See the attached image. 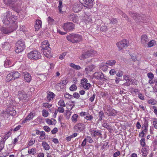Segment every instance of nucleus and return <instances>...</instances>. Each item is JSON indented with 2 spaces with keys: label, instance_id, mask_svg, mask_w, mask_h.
<instances>
[{
  "label": "nucleus",
  "instance_id": "f257e3e1",
  "mask_svg": "<svg viewBox=\"0 0 157 157\" xmlns=\"http://www.w3.org/2000/svg\"><path fill=\"white\" fill-rule=\"evenodd\" d=\"M49 46V44L48 40H45L42 42L40 48L44 55L47 58H50L52 57V55L51 49Z\"/></svg>",
  "mask_w": 157,
  "mask_h": 157
},
{
  "label": "nucleus",
  "instance_id": "f03ea898",
  "mask_svg": "<svg viewBox=\"0 0 157 157\" xmlns=\"http://www.w3.org/2000/svg\"><path fill=\"white\" fill-rule=\"evenodd\" d=\"M16 18L15 16L12 15L10 12H7L5 14L2 21L5 25L11 24L10 25H12L13 23H17L15 22Z\"/></svg>",
  "mask_w": 157,
  "mask_h": 157
},
{
  "label": "nucleus",
  "instance_id": "7ed1b4c3",
  "mask_svg": "<svg viewBox=\"0 0 157 157\" xmlns=\"http://www.w3.org/2000/svg\"><path fill=\"white\" fill-rule=\"evenodd\" d=\"M67 39L73 43H76L81 41L82 40V36L77 34L72 33L67 36Z\"/></svg>",
  "mask_w": 157,
  "mask_h": 157
},
{
  "label": "nucleus",
  "instance_id": "20e7f679",
  "mask_svg": "<svg viewBox=\"0 0 157 157\" xmlns=\"http://www.w3.org/2000/svg\"><path fill=\"white\" fill-rule=\"evenodd\" d=\"M18 27L17 23H14L8 27H2L1 29V32L5 34H9L16 29Z\"/></svg>",
  "mask_w": 157,
  "mask_h": 157
},
{
  "label": "nucleus",
  "instance_id": "39448f33",
  "mask_svg": "<svg viewBox=\"0 0 157 157\" xmlns=\"http://www.w3.org/2000/svg\"><path fill=\"white\" fill-rule=\"evenodd\" d=\"M26 47L24 41L21 40H18L16 44L15 52L19 53L22 52Z\"/></svg>",
  "mask_w": 157,
  "mask_h": 157
},
{
  "label": "nucleus",
  "instance_id": "423d86ee",
  "mask_svg": "<svg viewBox=\"0 0 157 157\" xmlns=\"http://www.w3.org/2000/svg\"><path fill=\"white\" fill-rule=\"evenodd\" d=\"M28 57L31 59H38L41 57V54L36 50L32 51L28 53Z\"/></svg>",
  "mask_w": 157,
  "mask_h": 157
},
{
  "label": "nucleus",
  "instance_id": "0eeeda50",
  "mask_svg": "<svg viewBox=\"0 0 157 157\" xmlns=\"http://www.w3.org/2000/svg\"><path fill=\"white\" fill-rule=\"evenodd\" d=\"M95 24L96 25L98 29H100L102 32H105L107 30V26L103 22L102 20L98 19L95 21Z\"/></svg>",
  "mask_w": 157,
  "mask_h": 157
},
{
  "label": "nucleus",
  "instance_id": "6e6552de",
  "mask_svg": "<svg viewBox=\"0 0 157 157\" xmlns=\"http://www.w3.org/2000/svg\"><path fill=\"white\" fill-rule=\"evenodd\" d=\"M104 111L109 116H115L117 113V111L113 109L110 105H105L103 107Z\"/></svg>",
  "mask_w": 157,
  "mask_h": 157
},
{
  "label": "nucleus",
  "instance_id": "1a4fd4ad",
  "mask_svg": "<svg viewBox=\"0 0 157 157\" xmlns=\"http://www.w3.org/2000/svg\"><path fill=\"white\" fill-rule=\"evenodd\" d=\"M62 28L66 31H72L75 29V25L72 22H67L63 24Z\"/></svg>",
  "mask_w": 157,
  "mask_h": 157
},
{
  "label": "nucleus",
  "instance_id": "9d476101",
  "mask_svg": "<svg viewBox=\"0 0 157 157\" xmlns=\"http://www.w3.org/2000/svg\"><path fill=\"white\" fill-rule=\"evenodd\" d=\"M79 1L84 7L90 8L93 6L94 0H79Z\"/></svg>",
  "mask_w": 157,
  "mask_h": 157
},
{
  "label": "nucleus",
  "instance_id": "9b49d317",
  "mask_svg": "<svg viewBox=\"0 0 157 157\" xmlns=\"http://www.w3.org/2000/svg\"><path fill=\"white\" fill-rule=\"evenodd\" d=\"M128 41L126 39H123L117 44V45L119 50H122L123 48L128 46Z\"/></svg>",
  "mask_w": 157,
  "mask_h": 157
},
{
  "label": "nucleus",
  "instance_id": "f8f14e48",
  "mask_svg": "<svg viewBox=\"0 0 157 157\" xmlns=\"http://www.w3.org/2000/svg\"><path fill=\"white\" fill-rule=\"evenodd\" d=\"M129 14L131 17L137 21L141 20L143 17L144 16L142 14H138L132 11L129 12Z\"/></svg>",
  "mask_w": 157,
  "mask_h": 157
},
{
  "label": "nucleus",
  "instance_id": "ddd939ff",
  "mask_svg": "<svg viewBox=\"0 0 157 157\" xmlns=\"http://www.w3.org/2000/svg\"><path fill=\"white\" fill-rule=\"evenodd\" d=\"M81 84L83 88L86 90H88L90 87L91 85L88 82V80L86 78L82 79Z\"/></svg>",
  "mask_w": 157,
  "mask_h": 157
},
{
  "label": "nucleus",
  "instance_id": "4468645a",
  "mask_svg": "<svg viewBox=\"0 0 157 157\" xmlns=\"http://www.w3.org/2000/svg\"><path fill=\"white\" fill-rule=\"evenodd\" d=\"M16 114V112L15 110H14L13 111H10V109L9 108L7 111H5L2 113V116L4 117H7L10 116V115L12 116H14Z\"/></svg>",
  "mask_w": 157,
  "mask_h": 157
},
{
  "label": "nucleus",
  "instance_id": "2eb2a0df",
  "mask_svg": "<svg viewBox=\"0 0 157 157\" xmlns=\"http://www.w3.org/2000/svg\"><path fill=\"white\" fill-rule=\"evenodd\" d=\"M67 18L70 20L72 21L75 23H78V17L75 14L71 13L68 16Z\"/></svg>",
  "mask_w": 157,
  "mask_h": 157
},
{
  "label": "nucleus",
  "instance_id": "dca6fc26",
  "mask_svg": "<svg viewBox=\"0 0 157 157\" xmlns=\"http://www.w3.org/2000/svg\"><path fill=\"white\" fill-rule=\"evenodd\" d=\"M85 128L84 124L82 123H78L74 126V129L76 132H81L83 131Z\"/></svg>",
  "mask_w": 157,
  "mask_h": 157
},
{
  "label": "nucleus",
  "instance_id": "f3484780",
  "mask_svg": "<svg viewBox=\"0 0 157 157\" xmlns=\"http://www.w3.org/2000/svg\"><path fill=\"white\" fill-rule=\"evenodd\" d=\"M18 96L20 100H26L28 98L26 94L23 90L18 91Z\"/></svg>",
  "mask_w": 157,
  "mask_h": 157
},
{
  "label": "nucleus",
  "instance_id": "a211bd4d",
  "mask_svg": "<svg viewBox=\"0 0 157 157\" xmlns=\"http://www.w3.org/2000/svg\"><path fill=\"white\" fill-rule=\"evenodd\" d=\"M91 54V52L90 51H87L86 52L82 53L80 56L79 59L81 60L85 59L90 57Z\"/></svg>",
  "mask_w": 157,
  "mask_h": 157
},
{
  "label": "nucleus",
  "instance_id": "6ab92c4d",
  "mask_svg": "<svg viewBox=\"0 0 157 157\" xmlns=\"http://www.w3.org/2000/svg\"><path fill=\"white\" fill-rule=\"evenodd\" d=\"M35 116V113L34 112H30L22 121V123H25L27 122V121H29L33 119Z\"/></svg>",
  "mask_w": 157,
  "mask_h": 157
},
{
  "label": "nucleus",
  "instance_id": "aec40b11",
  "mask_svg": "<svg viewBox=\"0 0 157 157\" xmlns=\"http://www.w3.org/2000/svg\"><path fill=\"white\" fill-rule=\"evenodd\" d=\"M93 77L94 78L99 80L103 79L104 78V75L101 72H96L94 73Z\"/></svg>",
  "mask_w": 157,
  "mask_h": 157
},
{
  "label": "nucleus",
  "instance_id": "412c9836",
  "mask_svg": "<svg viewBox=\"0 0 157 157\" xmlns=\"http://www.w3.org/2000/svg\"><path fill=\"white\" fill-rule=\"evenodd\" d=\"M15 63L12 59H10L9 58L7 59L5 61L4 66L6 67H9L13 66Z\"/></svg>",
  "mask_w": 157,
  "mask_h": 157
},
{
  "label": "nucleus",
  "instance_id": "4be33fe9",
  "mask_svg": "<svg viewBox=\"0 0 157 157\" xmlns=\"http://www.w3.org/2000/svg\"><path fill=\"white\" fill-rule=\"evenodd\" d=\"M91 133L93 137H95L97 136H100L102 135L101 131L98 130H93L91 131Z\"/></svg>",
  "mask_w": 157,
  "mask_h": 157
},
{
  "label": "nucleus",
  "instance_id": "5701e85b",
  "mask_svg": "<svg viewBox=\"0 0 157 157\" xmlns=\"http://www.w3.org/2000/svg\"><path fill=\"white\" fill-rule=\"evenodd\" d=\"M82 5L78 4L75 3L73 7V9L75 12H78L79 11H80L82 8Z\"/></svg>",
  "mask_w": 157,
  "mask_h": 157
},
{
  "label": "nucleus",
  "instance_id": "b1692460",
  "mask_svg": "<svg viewBox=\"0 0 157 157\" xmlns=\"http://www.w3.org/2000/svg\"><path fill=\"white\" fill-rule=\"evenodd\" d=\"M55 96V95L52 92H47V101H50L52 100Z\"/></svg>",
  "mask_w": 157,
  "mask_h": 157
},
{
  "label": "nucleus",
  "instance_id": "393cba45",
  "mask_svg": "<svg viewBox=\"0 0 157 157\" xmlns=\"http://www.w3.org/2000/svg\"><path fill=\"white\" fill-rule=\"evenodd\" d=\"M141 42L143 44H145L149 41L147 36L146 35H144L141 37Z\"/></svg>",
  "mask_w": 157,
  "mask_h": 157
},
{
  "label": "nucleus",
  "instance_id": "a878e982",
  "mask_svg": "<svg viewBox=\"0 0 157 157\" xmlns=\"http://www.w3.org/2000/svg\"><path fill=\"white\" fill-rule=\"evenodd\" d=\"M42 22L39 20H37L36 21L35 28L36 30H38L41 27Z\"/></svg>",
  "mask_w": 157,
  "mask_h": 157
},
{
  "label": "nucleus",
  "instance_id": "bb28decb",
  "mask_svg": "<svg viewBox=\"0 0 157 157\" xmlns=\"http://www.w3.org/2000/svg\"><path fill=\"white\" fill-rule=\"evenodd\" d=\"M96 67V66L93 64H91L87 66L85 69V71L87 73L89 71H92Z\"/></svg>",
  "mask_w": 157,
  "mask_h": 157
},
{
  "label": "nucleus",
  "instance_id": "cd10ccee",
  "mask_svg": "<svg viewBox=\"0 0 157 157\" xmlns=\"http://www.w3.org/2000/svg\"><path fill=\"white\" fill-rule=\"evenodd\" d=\"M2 47L4 50H8L10 49L11 46L10 44L8 42H6L2 44Z\"/></svg>",
  "mask_w": 157,
  "mask_h": 157
},
{
  "label": "nucleus",
  "instance_id": "c85d7f7f",
  "mask_svg": "<svg viewBox=\"0 0 157 157\" xmlns=\"http://www.w3.org/2000/svg\"><path fill=\"white\" fill-rule=\"evenodd\" d=\"M148 122L147 120L145 119L144 123V126L142 127V131H143L144 132H146L148 129Z\"/></svg>",
  "mask_w": 157,
  "mask_h": 157
},
{
  "label": "nucleus",
  "instance_id": "c756f323",
  "mask_svg": "<svg viewBox=\"0 0 157 157\" xmlns=\"http://www.w3.org/2000/svg\"><path fill=\"white\" fill-rule=\"evenodd\" d=\"M13 75L12 74V72H11L10 73H9L6 78V82H9L13 80Z\"/></svg>",
  "mask_w": 157,
  "mask_h": 157
},
{
  "label": "nucleus",
  "instance_id": "7c9ffc66",
  "mask_svg": "<svg viewBox=\"0 0 157 157\" xmlns=\"http://www.w3.org/2000/svg\"><path fill=\"white\" fill-rule=\"evenodd\" d=\"M24 79L27 82H29L31 80V77L30 75L27 72H26L25 73Z\"/></svg>",
  "mask_w": 157,
  "mask_h": 157
},
{
  "label": "nucleus",
  "instance_id": "2f4dec72",
  "mask_svg": "<svg viewBox=\"0 0 157 157\" xmlns=\"http://www.w3.org/2000/svg\"><path fill=\"white\" fill-rule=\"evenodd\" d=\"M46 121L49 125L55 124L56 122V120L54 118H52L51 120L48 118L46 119Z\"/></svg>",
  "mask_w": 157,
  "mask_h": 157
},
{
  "label": "nucleus",
  "instance_id": "473e14b6",
  "mask_svg": "<svg viewBox=\"0 0 157 157\" xmlns=\"http://www.w3.org/2000/svg\"><path fill=\"white\" fill-rule=\"evenodd\" d=\"M17 0H11V1H10L8 0H3V1L6 5L10 6L11 5L13 4V2H15Z\"/></svg>",
  "mask_w": 157,
  "mask_h": 157
},
{
  "label": "nucleus",
  "instance_id": "72a5a7b5",
  "mask_svg": "<svg viewBox=\"0 0 157 157\" xmlns=\"http://www.w3.org/2000/svg\"><path fill=\"white\" fill-rule=\"evenodd\" d=\"M12 74L13 75V80L16 78H19L20 76V74L17 71H13L12 72Z\"/></svg>",
  "mask_w": 157,
  "mask_h": 157
},
{
  "label": "nucleus",
  "instance_id": "f704fd0d",
  "mask_svg": "<svg viewBox=\"0 0 157 157\" xmlns=\"http://www.w3.org/2000/svg\"><path fill=\"white\" fill-rule=\"evenodd\" d=\"M116 63V61L114 60H107L106 63V64L109 66L114 65Z\"/></svg>",
  "mask_w": 157,
  "mask_h": 157
},
{
  "label": "nucleus",
  "instance_id": "c9c22d12",
  "mask_svg": "<svg viewBox=\"0 0 157 157\" xmlns=\"http://www.w3.org/2000/svg\"><path fill=\"white\" fill-rule=\"evenodd\" d=\"M42 146L46 150H48L49 149L50 147L46 142H43L42 144Z\"/></svg>",
  "mask_w": 157,
  "mask_h": 157
},
{
  "label": "nucleus",
  "instance_id": "e433bc0d",
  "mask_svg": "<svg viewBox=\"0 0 157 157\" xmlns=\"http://www.w3.org/2000/svg\"><path fill=\"white\" fill-rule=\"evenodd\" d=\"M84 118L88 121H91L93 119V117L92 115H90L87 112Z\"/></svg>",
  "mask_w": 157,
  "mask_h": 157
},
{
  "label": "nucleus",
  "instance_id": "4c0bfd02",
  "mask_svg": "<svg viewBox=\"0 0 157 157\" xmlns=\"http://www.w3.org/2000/svg\"><path fill=\"white\" fill-rule=\"evenodd\" d=\"M70 66L76 70H79L81 69V67L79 66L76 65L73 63H70Z\"/></svg>",
  "mask_w": 157,
  "mask_h": 157
},
{
  "label": "nucleus",
  "instance_id": "58836bf2",
  "mask_svg": "<svg viewBox=\"0 0 157 157\" xmlns=\"http://www.w3.org/2000/svg\"><path fill=\"white\" fill-rule=\"evenodd\" d=\"M104 116V113L103 111H101L98 113V117H99L98 121H101L102 120L103 117Z\"/></svg>",
  "mask_w": 157,
  "mask_h": 157
},
{
  "label": "nucleus",
  "instance_id": "ea45409f",
  "mask_svg": "<svg viewBox=\"0 0 157 157\" xmlns=\"http://www.w3.org/2000/svg\"><path fill=\"white\" fill-rule=\"evenodd\" d=\"M36 150L35 148H32L31 149H29L28 150V153L29 154H32L34 155L36 153Z\"/></svg>",
  "mask_w": 157,
  "mask_h": 157
},
{
  "label": "nucleus",
  "instance_id": "a19ab883",
  "mask_svg": "<svg viewBox=\"0 0 157 157\" xmlns=\"http://www.w3.org/2000/svg\"><path fill=\"white\" fill-rule=\"evenodd\" d=\"M147 149L145 147L141 149L142 153L143 155L144 156H146L147 155Z\"/></svg>",
  "mask_w": 157,
  "mask_h": 157
},
{
  "label": "nucleus",
  "instance_id": "79ce46f5",
  "mask_svg": "<svg viewBox=\"0 0 157 157\" xmlns=\"http://www.w3.org/2000/svg\"><path fill=\"white\" fill-rule=\"evenodd\" d=\"M151 123L154 126V128L157 129V119H153L152 120Z\"/></svg>",
  "mask_w": 157,
  "mask_h": 157
},
{
  "label": "nucleus",
  "instance_id": "37998d69",
  "mask_svg": "<svg viewBox=\"0 0 157 157\" xmlns=\"http://www.w3.org/2000/svg\"><path fill=\"white\" fill-rule=\"evenodd\" d=\"M58 104L59 105H60L61 106L64 107L66 106L64 101L63 100H60L58 102Z\"/></svg>",
  "mask_w": 157,
  "mask_h": 157
},
{
  "label": "nucleus",
  "instance_id": "c03bdc74",
  "mask_svg": "<svg viewBox=\"0 0 157 157\" xmlns=\"http://www.w3.org/2000/svg\"><path fill=\"white\" fill-rule=\"evenodd\" d=\"M155 44V41L152 40L149 42L147 44L148 46L149 47L153 46Z\"/></svg>",
  "mask_w": 157,
  "mask_h": 157
},
{
  "label": "nucleus",
  "instance_id": "a18cd8bd",
  "mask_svg": "<svg viewBox=\"0 0 157 157\" xmlns=\"http://www.w3.org/2000/svg\"><path fill=\"white\" fill-rule=\"evenodd\" d=\"M78 117V115L76 114H74L72 117V120L73 122H76L77 121V118Z\"/></svg>",
  "mask_w": 157,
  "mask_h": 157
},
{
  "label": "nucleus",
  "instance_id": "49530a36",
  "mask_svg": "<svg viewBox=\"0 0 157 157\" xmlns=\"http://www.w3.org/2000/svg\"><path fill=\"white\" fill-rule=\"evenodd\" d=\"M48 115V112L45 109H43L42 110V115L44 117H46Z\"/></svg>",
  "mask_w": 157,
  "mask_h": 157
},
{
  "label": "nucleus",
  "instance_id": "de8ad7c7",
  "mask_svg": "<svg viewBox=\"0 0 157 157\" xmlns=\"http://www.w3.org/2000/svg\"><path fill=\"white\" fill-rule=\"evenodd\" d=\"M40 135V136L39 137V138L40 140H43L45 139L44 136L45 135V132H41V133Z\"/></svg>",
  "mask_w": 157,
  "mask_h": 157
},
{
  "label": "nucleus",
  "instance_id": "09e8293b",
  "mask_svg": "<svg viewBox=\"0 0 157 157\" xmlns=\"http://www.w3.org/2000/svg\"><path fill=\"white\" fill-rule=\"evenodd\" d=\"M141 145L144 147L146 145V143L145 142V140L144 138H142L140 142Z\"/></svg>",
  "mask_w": 157,
  "mask_h": 157
},
{
  "label": "nucleus",
  "instance_id": "8fccbe9b",
  "mask_svg": "<svg viewBox=\"0 0 157 157\" xmlns=\"http://www.w3.org/2000/svg\"><path fill=\"white\" fill-rule=\"evenodd\" d=\"M43 105L44 106L48 108H50L52 106V104L47 102L44 103Z\"/></svg>",
  "mask_w": 157,
  "mask_h": 157
},
{
  "label": "nucleus",
  "instance_id": "3c124183",
  "mask_svg": "<svg viewBox=\"0 0 157 157\" xmlns=\"http://www.w3.org/2000/svg\"><path fill=\"white\" fill-rule=\"evenodd\" d=\"M117 71L115 69H111L109 71V73L110 75H113L116 74Z\"/></svg>",
  "mask_w": 157,
  "mask_h": 157
},
{
  "label": "nucleus",
  "instance_id": "603ef678",
  "mask_svg": "<svg viewBox=\"0 0 157 157\" xmlns=\"http://www.w3.org/2000/svg\"><path fill=\"white\" fill-rule=\"evenodd\" d=\"M20 30L25 33L26 31V29L25 25H23L20 26Z\"/></svg>",
  "mask_w": 157,
  "mask_h": 157
},
{
  "label": "nucleus",
  "instance_id": "864d4df0",
  "mask_svg": "<svg viewBox=\"0 0 157 157\" xmlns=\"http://www.w3.org/2000/svg\"><path fill=\"white\" fill-rule=\"evenodd\" d=\"M77 87L75 85H72L70 87V90L71 91H74L77 89Z\"/></svg>",
  "mask_w": 157,
  "mask_h": 157
},
{
  "label": "nucleus",
  "instance_id": "5fc2aeb1",
  "mask_svg": "<svg viewBox=\"0 0 157 157\" xmlns=\"http://www.w3.org/2000/svg\"><path fill=\"white\" fill-rule=\"evenodd\" d=\"M116 75L117 77H121L123 75V72L121 71H118Z\"/></svg>",
  "mask_w": 157,
  "mask_h": 157
},
{
  "label": "nucleus",
  "instance_id": "6e6d98bb",
  "mask_svg": "<svg viewBox=\"0 0 157 157\" xmlns=\"http://www.w3.org/2000/svg\"><path fill=\"white\" fill-rule=\"evenodd\" d=\"M64 96L65 98L69 99L71 98L72 97V95L67 93L64 94Z\"/></svg>",
  "mask_w": 157,
  "mask_h": 157
},
{
  "label": "nucleus",
  "instance_id": "4d7b16f0",
  "mask_svg": "<svg viewBox=\"0 0 157 157\" xmlns=\"http://www.w3.org/2000/svg\"><path fill=\"white\" fill-rule=\"evenodd\" d=\"M67 52H64L62 53L59 56V59H63L67 55Z\"/></svg>",
  "mask_w": 157,
  "mask_h": 157
},
{
  "label": "nucleus",
  "instance_id": "13d9d810",
  "mask_svg": "<svg viewBox=\"0 0 157 157\" xmlns=\"http://www.w3.org/2000/svg\"><path fill=\"white\" fill-rule=\"evenodd\" d=\"M48 21L49 24H52L54 22V20L50 17L48 18Z\"/></svg>",
  "mask_w": 157,
  "mask_h": 157
},
{
  "label": "nucleus",
  "instance_id": "bf43d9fd",
  "mask_svg": "<svg viewBox=\"0 0 157 157\" xmlns=\"http://www.w3.org/2000/svg\"><path fill=\"white\" fill-rule=\"evenodd\" d=\"M85 139L86 140V141L87 140L89 143H91L93 141L92 139L89 136H87L85 138Z\"/></svg>",
  "mask_w": 157,
  "mask_h": 157
},
{
  "label": "nucleus",
  "instance_id": "052dcab7",
  "mask_svg": "<svg viewBox=\"0 0 157 157\" xmlns=\"http://www.w3.org/2000/svg\"><path fill=\"white\" fill-rule=\"evenodd\" d=\"M57 111L60 113H63L64 111V109L62 106H60L58 107Z\"/></svg>",
  "mask_w": 157,
  "mask_h": 157
},
{
  "label": "nucleus",
  "instance_id": "680f3d73",
  "mask_svg": "<svg viewBox=\"0 0 157 157\" xmlns=\"http://www.w3.org/2000/svg\"><path fill=\"white\" fill-rule=\"evenodd\" d=\"M67 84V82L66 80H64L61 81L60 83L59 84V86H61L62 85L63 86L64 85H66Z\"/></svg>",
  "mask_w": 157,
  "mask_h": 157
},
{
  "label": "nucleus",
  "instance_id": "e2e57ef3",
  "mask_svg": "<svg viewBox=\"0 0 157 157\" xmlns=\"http://www.w3.org/2000/svg\"><path fill=\"white\" fill-rule=\"evenodd\" d=\"M147 75L148 78L150 79H153L154 75L151 72L148 73Z\"/></svg>",
  "mask_w": 157,
  "mask_h": 157
},
{
  "label": "nucleus",
  "instance_id": "0e129e2a",
  "mask_svg": "<svg viewBox=\"0 0 157 157\" xmlns=\"http://www.w3.org/2000/svg\"><path fill=\"white\" fill-rule=\"evenodd\" d=\"M118 21L117 19L116 18H113L110 21V23L112 24H115Z\"/></svg>",
  "mask_w": 157,
  "mask_h": 157
},
{
  "label": "nucleus",
  "instance_id": "69168bd1",
  "mask_svg": "<svg viewBox=\"0 0 157 157\" xmlns=\"http://www.w3.org/2000/svg\"><path fill=\"white\" fill-rule=\"evenodd\" d=\"M148 103L151 105H155L156 104V102L154 100L150 99L148 101Z\"/></svg>",
  "mask_w": 157,
  "mask_h": 157
},
{
  "label": "nucleus",
  "instance_id": "338daca9",
  "mask_svg": "<svg viewBox=\"0 0 157 157\" xmlns=\"http://www.w3.org/2000/svg\"><path fill=\"white\" fill-rule=\"evenodd\" d=\"M43 128L44 130L48 132H50L51 130L50 128L47 126H44Z\"/></svg>",
  "mask_w": 157,
  "mask_h": 157
},
{
  "label": "nucleus",
  "instance_id": "774afa93",
  "mask_svg": "<svg viewBox=\"0 0 157 157\" xmlns=\"http://www.w3.org/2000/svg\"><path fill=\"white\" fill-rule=\"evenodd\" d=\"M35 140L33 139H31V140L29 141L28 144V146H30L32 145L33 144L35 143Z\"/></svg>",
  "mask_w": 157,
  "mask_h": 157
}]
</instances>
